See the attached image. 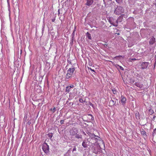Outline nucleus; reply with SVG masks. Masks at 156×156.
<instances>
[{
	"instance_id": "nucleus-13",
	"label": "nucleus",
	"mask_w": 156,
	"mask_h": 156,
	"mask_svg": "<svg viewBox=\"0 0 156 156\" xmlns=\"http://www.w3.org/2000/svg\"><path fill=\"white\" fill-rule=\"evenodd\" d=\"M70 133L72 136H74L76 133V132L74 131L73 129L70 130Z\"/></svg>"
},
{
	"instance_id": "nucleus-6",
	"label": "nucleus",
	"mask_w": 156,
	"mask_h": 156,
	"mask_svg": "<svg viewBox=\"0 0 156 156\" xmlns=\"http://www.w3.org/2000/svg\"><path fill=\"white\" fill-rule=\"evenodd\" d=\"M74 87V85L73 84H71L70 86L66 87V92L67 93H69L71 90V89L73 88Z\"/></svg>"
},
{
	"instance_id": "nucleus-2",
	"label": "nucleus",
	"mask_w": 156,
	"mask_h": 156,
	"mask_svg": "<svg viewBox=\"0 0 156 156\" xmlns=\"http://www.w3.org/2000/svg\"><path fill=\"white\" fill-rule=\"evenodd\" d=\"M42 148L44 152L46 154L48 153L49 146L46 143H44L42 146Z\"/></svg>"
},
{
	"instance_id": "nucleus-4",
	"label": "nucleus",
	"mask_w": 156,
	"mask_h": 156,
	"mask_svg": "<svg viewBox=\"0 0 156 156\" xmlns=\"http://www.w3.org/2000/svg\"><path fill=\"white\" fill-rule=\"evenodd\" d=\"M122 9V7H119L117 8L115 10L114 13L117 15H119L122 13L121 10Z\"/></svg>"
},
{
	"instance_id": "nucleus-17",
	"label": "nucleus",
	"mask_w": 156,
	"mask_h": 156,
	"mask_svg": "<svg viewBox=\"0 0 156 156\" xmlns=\"http://www.w3.org/2000/svg\"><path fill=\"white\" fill-rule=\"evenodd\" d=\"M112 91L113 93L114 94H115L117 93V91L115 89H112Z\"/></svg>"
},
{
	"instance_id": "nucleus-20",
	"label": "nucleus",
	"mask_w": 156,
	"mask_h": 156,
	"mask_svg": "<svg viewBox=\"0 0 156 156\" xmlns=\"http://www.w3.org/2000/svg\"><path fill=\"white\" fill-rule=\"evenodd\" d=\"M124 56H121V55H119V56H116L115 57H114V58H116L117 57H122L123 58H124Z\"/></svg>"
},
{
	"instance_id": "nucleus-27",
	"label": "nucleus",
	"mask_w": 156,
	"mask_h": 156,
	"mask_svg": "<svg viewBox=\"0 0 156 156\" xmlns=\"http://www.w3.org/2000/svg\"><path fill=\"white\" fill-rule=\"evenodd\" d=\"M27 123L29 125H30L31 124V122L30 121H28V122H27Z\"/></svg>"
},
{
	"instance_id": "nucleus-18",
	"label": "nucleus",
	"mask_w": 156,
	"mask_h": 156,
	"mask_svg": "<svg viewBox=\"0 0 156 156\" xmlns=\"http://www.w3.org/2000/svg\"><path fill=\"white\" fill-rule=\"evenodd\" d=\"M55 107H54L53 108H51L50 110L53 112V113H54L55 111Z\"/></svg>"
},
{
	"instance_id": "nucleus-24",
	"label": "nucleus",
	"mask_w": 156,
	"mask_h": 156,
	"mask_svg": "<svg viewBox=\"0 0 156 156\" xmlns=\"http://www.w3.org/2000/svg\"><path fill=\"white\" fill-rule=\"evenodd\" d=\"M134 81L133 80H132L131 79L130 80V83H134Z\"/></svg>"
},
{
	"instance_id": "nucleus-5",
	"label": "nucleus",
	"mask_w": 156,
	"mask_h": 156,
	"mask_svg": "<svg viewBox=\"0 0 156 156\" xmlns=\"http://www.w3.org/2000/svg\"><path fill=\"white\" fill-rule=\"evenodd\" d=\"M149 63L148 62H143L141 64V68L143 69H145L147 68Z\"/></svg>"
},
{
	"instance_id": "nucleus-36",
	"label": "nucleus",
	"mask_w": 156,
	"mask_h": 156,
	"mask_svg": "<svg viewBox=\"0 0 156 156\" xmlns=\"http://www.w3.org/2000/svg\"><path fill=\"white\" fill-rule=\"evenodd\" d=\"M27 116H26V119H27Z\"/></svg>"
},
{
	"instance_id": "nucleus-29",
	"label": "nucleus",
	"mask_w": 156,
	"mask_h": 156,
	"mask_svg": "<svg viewBox=\"0 0 156 156\" xmlns=\"http://www.w3.org/2000/svg\"><path fill=\"white\" fill-rule=\"evenodd\" d=\"M89 69H90V70L91 71L95 72V70L94 69H92L91 68H89Z\"/></svg>"
},
{
	"instance_id": "nucleus-34",
	"label": "nucleus",
	"mask_w": 156,
	"mask_h": 156,
	"mask_svg": "<svg viewBox=\"0 0 156 156\" xmlns=\"http://www.w3.org/2000/svg\"><path fill=\"white\" fill-rule=\"evenodd\" d=\"M90 66H91L92 65L91 63L89 64Z\"/></svg>"
},
{
	"instance_id": "nucleus-7",
	"label": "nucleus",
	"mask_w": 156,
	"mask_h": 156,
	"mask_svg": "<svg viewBox=\"0 0 156 156\" xmlns=\"http://www.w3.org/2000/svg\"><path fill=\"white\" fill-rule=\"evenodd\" d=\"M98 145H96L95 144H93L91 145L90 147L91 148H93V150L94 151H98Z\"/></svg>"
},
{
	"instance_id": "nucleus-26",
	"label": "nucleus",
	"mask_w": 156,
	"mask_h": 156,
	"mask_svg": "<svg viewBox=\"0 0 156 156\" xmlns=\"http://www.w3.org/2000/svg\"><path fill=\"white\" fill-rule=\"evenodd\" d=\"M68 62L69 64H70L71 65H72V62H71V61H68Z\"/></svg>"
},
{
	"instance_id": "nucleus-25",
	"label": "nucleus",
	"mask_w": 156,
	"mask_h": 156,
	"mask_svg": "<svg viewBox=\"0 0 156 156\" xmlns=\"http://www.w3.org/2000/svg\"><path fill=\"white\" fill-rule=\"evenodd\" d=\"M132 58H129L128 60V61L129 62H132Z\"/></svg>"
},
{
	"instance_id": "nucleus-14",
	"label": "nucleus",
	"mask_w": 156,
	"mask_h": 156,
	"mask_svg": "<svg viewBox=\"0 0 156 156\" xmlns=\"http://www.w3.org/2000/svg\"><path fill=\"white\" fill-rule=\"evenodd\" d=\"M141 134L144 136H147L146 132L144 130L142 131L141 132Z\"/></svg>"
},
{
	"instance_id": "nucleus-16",
	"label": "nucleus",
	"mask_w": 156,
	"mask_h": 156,
	"mask_svg": "<svg viewBox=\"0 0 156 156\" xmlns=\"http://www.w3.org/2000/svg\"><path fill=\"white\" fill-rule=\"evenodd\" d=\"M76 135V137L77 138H82L81 135H79L78 134H77L76 133L75 135Z\"/></svg>"
},
{
	"instance_id": "nucleus-19",
	"label": "nucleus",
	"mask_w": 156,
	"mask_h": 156,
	"mask_svg": "<svg viewBox=\"0 0 156 156\" xmlns=\"http://www.w3.org/2000/svg\"><path fill=\"white\" fill-rule=\"evenodd\" d=\"M116 2L120 4L122 1V0H115Z\"/></svg>"
},
{
	"instance_id": "nucleus-10",
	"label": "nucleus",
	"mask_w": 156,
	"mask_h": 156,
	"mask_svg": "<svg viewBox=\"0 0 156 156\" xmlns=\"http://www.w3.org/2000/svg\"><path fill=\"white\" fill-rule=\"evenodd\" d=\"M88 141L87 140H84L83 141L82 145V146L84 148L87 147V144Z\"/></svg>"
},
{
	"instance_id": "nucleus-21",
	"label": "nucleus",
	"mask_w": 156,
	"mask_h": 156,
	"mask_svg": "<svg viewBox=\"0 0 156 156\" xmlns=\"http://www.w3.org/2000/svg\"><path fill=\"white\" fill-rule=\"evenodd\" d=\"M79 101V102L80 103H82L83 102V100L82 98L80 99Z\"/></svg>"
},
{
	"instance_id": "nucleus-38",
	"label": "nucleus",
	"mask_w": 156,
	"mask_h": 156,
	"mask_svg": "<svg viewBox=\"0 0 156 156\" xmlns=\"http://www.w3.org/2000/svg\"><path fill=\"white\" fill-rule=\"evenodd\" d=\"M110 1H112V0H110Z\"/></svg>"
},
{
	"instance_id": "nucleus-39",
	"label": "nucleus",
	"mask_w": 156,
	"mask_h": 156,
	"mask_svg": "<svg viewBox=\"0 0 156 156\" xmlns=\"http://www.w3.org/2000/svg\"><path fill=\"white\" fill-rule=\"evenodd\" d=\"M8 1L9 0H7Z\"/></svg>"
},
{
	"instance_id": "nucleus-9",
	"label": "nucleus",
	"mask_w": 156,
	"mask_h": 156,
	"mask_svg": "<svg viewBox=\"0 0 156 156\" xmlns=\"http://www.w3.org/2000/svg\"><path fill=\"white\" fill-rule=\"evenodd\" d=\"M121 102L122 104H125L126 102V99L125 97L124 96H122L121 97Z\"/></svg>"
},
{
	"instance_id": "nucleus-37",
	"label": "nucleus",
	"mask_w": 156,
	"mask_h": 156,
	"mask_svg": "<svg viewBox=\"0 0 156 156\" xmlns=\"http://www.w3.org/2000/svg\"><path fill=\"white\" fill-rule=\"evenodd\" d=\"M103 145H104V146H105V145H104V144H103Z\"/></svg>"
},
{
	"instance_id": "nucleus-11",
	"label": "nucleus",
	"mask_w": 156,
	"mask_h": 156,
	"mask_svg": "<svg viewBox=\"0 0 156 156\" xmlns=\"http://www.w3.org/2000/svg\"><path fill=\"white\" fill-rule=\"evenodd\" d=\"M155 38L154 37H153L150 39V41H149V43L151 44H153L155 42Z\"/></svg>"
},
{
	"instance_id": "nucleus-31",
	"label": "nucleus",
	"mask_w": 156,
	"mask_h": 156,
	"mask_svg": "<svg viewBox=\"0 0 156 156\" xmlns=\"http://www.w3.org/2000/svg\"><path fill=\"white\" fill-rule=\"evenodd\" d=\"M132 61H134V60H138V59H136L135 58H132Z\"/></svg>"
},
{
	"instance_id": "nucleus-15",
	"label": "nucleus",
	"mask_w": 156,
	"mask_h": 156,
	"mask_svg": "<svg viewBox=\"0 0 156 156\" xmlns=\"http://www.w3.org/2000/svg\"><path fill=\"white\" fill-rule=\"evenodd\" d=\"M87 37L89 39H91V35L88 32H87Z\"/></svg>"
},
{
	"instance_id": "nucleus-35",
	"label": "nucleus",
	"mask_w": 156,
	"mask_h": 156,
	"mask_svg": "<svg viewBox=\"0 0 156 156\" xmlns=\"http://www.w3.org/2000/svg\"><path fill=\"white\" fill-rule=\"evenodd\" d=\"M90 66H91L92 65L91 63L89 64Z\"/></svg>"
},
{
	"instance_id": "nucleus-22",
	"label": "nucleus",
	"mask_w": 156,
	"mask_h": 156,
	"mask_svg": "<svg viewBox=\"0 0 156 156\" xmlns=\"http://www.w3.org/2000/svg\"><path fill=\"white\" fill-rule=\"evenodd\" d=\"M120 69L122 70H124V68H123V67H122L121 66H119V65H118Z\"/></svg>"
},
{
	"instance_id": "nucleus-23",
	"label": "nucleus",
	"mask_w": 156,
	"mask_h": 156,
	"mask_svg": "<svg viewBox=\"0 0 156 156\" xmlns=\"http://www.w3.org/2000/svg\"><path fill=\"white\" fill-rule=\"evenodd\" d=\"M76 147L75 146L73 148V151H76Z\"/></svg>"
},
{
	"instance_id": "nucleus-3",
	"label": "nucleus",
	"mask_w": 156,
	"mask_h": 156,
	"mask_svg": "<svg viewBox=\"0 0 156 156\" xmlns=\"http://www.w3.org/2000/svg\"><path fill=\"white\" fill-rule=\"evenodd\" d=\"M114 20V19L113 18H111L109 19V22L110 23L112 24L113 26L115 27H117L118 26V21L117 20H116L115 22H114L113 21Z\"/></svg>"
},
{
	"instance_id": "nucleus-8",
	"label": "nucleus",
	"mask_w": 156,
	"mask_h": 156,
	"mask_svg": "<svg viewBox=\"0 0 156 156\" xmlns=\"http://www.w3.org/2000/svg\"><path fill=\"white\" fill-rule=\"evenodd\" d=\"M93 0H87L86 5H87L90 6L93 3Z\"/></svg>"
},
{
	"instance_id": "nucleus-30",
	"label": "nucleus",
	"mask_w": 156,
	"mask_h": 156,
	"mask_svg": "<svg viewBox=\"0 0 156 156\" xmlns=\"http://www.w3.org/2000/svg\"><path fill=\"white\" fill-rule=\"evenodd\" d=\"M112 102V103H113V105H114L115 104V103H114V101L113 100H111L110 101V102Z\"/></svg>"
},
{
	"instance_id": "nucleus-32",
	"label": "nucleus",
	"mask_w": 156,
	"mask_h": 156,
	"mask_svg": "<svg viewBox=\"0 0 156 156\" xmlns=\"http://www.w3.org/2000/svg\"><path fill=\"white\" fill-rule=\"evenodd\" d=\"M55 19L54 18L52 19L51 20L52 22H54L55 21Z\"/></svg>"
},
{
	"instance_id": "nucleus-33",
	"label": "nucleus",
	"mask_w": 156,
	"mask_h": 156,
	"mask_svg": "<svg viewBox=\"0 0 156 156\" xmlns=\"http://www.w3.org/2000/svg\"><path fill=\"white\" fill-rule=\"evenodd\" d=\"M76 31V28L75 27L73 33H74V31Z\"/></svg>"
},
{
	"instance_id": "nucleus-12",
	"label": "nucleus",
	"mask_w": 156,
	"mask_h": 156,
	"mask_svg": "<svg viewBox=\"0 0 156 156\" xmlns=\"http://www.w3.org/2000/svg\"><path fill=\"white\" fill-rule=\"evenodd\" d=\"M135 85L137 87L140 88H142L143 86V84L140 83H135Z\"/></svg>"
},
{
	"instance_id": "nucleus-28",
	"label": "nucleus",
	"mask_w": 156,
	"mask_h": 156,
	"mask_svg": "<svg viewBox=\"0 0 156 156\" xmlns=\"http://www.w3.org/2000/svg\"><path fill=\"white\" fill-rule=\"evenodd\" d=\"M64 122V121L63 120H62L61 121H60V123L61 124H62L63 123V122Z\"/></svg>"
},
{
	"instance_id": "nucleus-1",
	"label": "nucleus",
	"mask_w": 156,
	"mask_h": 156,
	"mask_svg": "<svg viewBox=\"0 0 156 156\" xmlns=\"http://www.w3.org/2000/svg\"><path fill=\"white\" fill-rule=\"evenodd\" d=\"M75 69V67L73 66L72 68H69L67 70V73L66 76V78L67 79H69L71 78Z\"/></svg>"
}]
</instances>
